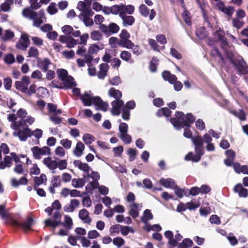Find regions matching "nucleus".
I'll use <instances>...</instances> for the list:
<instances>
[{
  "mask_svg": "<svg viewBox=\"0 0 248 248\" xmlns=\"http://www.w3.org/2000/svg\"><path fill=\"white\" fill-rule=\"evenodd\" d=\"M195 121V117L192 113L185 115L183 112L179 111L175 112V117L170 119V122L176 129L180 130L184 126L186 127L184 129V136L189 139L193 138L192 132L189 128Z\"/></svg>",
  "mask_w": 248,
  "mask_h": 248,
  "instance_id": "obj_1",
  "label": "nucleus"
},
{
  "mask_svg": "<svg viewBox=\"0 0 248 248\" xmlns=\"http://www.w3.org/2000/svg\"><path fill=\"white\" fill-rule=\"evenodd\" d=\"M33 222L34 220L31 217H28L25 221L21 223L13 218H10V224L11 225L16 228H21L25 232L31 229Z\"/></svg>",
  "mask_w": 248,
  "mask_h": 248,
  "instance_id": "obj_2",
  "label": "nucleus"
},
{
  "mask_svg": "<svg viewBox=\"0 0 248 248\" xmlns=\"http://www.w3.org/2000/svg\"><path fill=\"white\" fill-rule=\"evenodd\" d=\"M99 28L107 36L117 33L120 30L119 26L115 23H110L108 26L102 24Z\"/></svg>",
  "mask_w": 248,
  "mask_h": 248,
  "instance_id": "obj_3",
  "label": "nucleus"
},
{
  "mask_svg": "<svg viewBox=\"0 0 248 248\" xmlns=\"http://www.w3.org/2000/svg\"><path fill=\"white\" fill-rule=\"evenodd\" d=\"M32 152L33 157L36 159H40L42 155H50V148L47 146H44L40 148L38 146H34L31 149Z\"/></svg>",
  "mask_w": 248,
  "mask_h": 248,
  "instance_id": "obj_4",
  "label": "nucleus"
},
{
  "mask_svg": "<svg viewBox=\"0 0 248 248\" xmlns=\"http://www.w3.org/2000/svg\"><path fill=\"white\" fill-rule=\"evenodd\" d=\"M232 65L236 68L238 74H248V66L242 57H238Z\"/></svg>",
  "mask_w": 248,
  "mask_h": 248,
  "instance_id": "obj_5",
  "label": "nucleus"
},
{
  "mask_svg": "<svg viewBox=\"0 0 248 248\" xmlns=\"http://www.w3.org/2000/svg\"><path fill=\"white\" fill-rule=\"evenodd\" d=\"M14 136L18 137L21 141H26L28 138L32 135V131L29 128L25 127L23 130L19 129L14 131L13 133Z\"/></svg>",
  "mask_w": 248,
  "mask_h": 248,
  "instance_id": "obj_6",
  "label": "nucleus"
},
{
  "mask_svg": "<svg viewBox=\"0 0 248 248\" xmlns=\"http://www.w3.org/2000/svg\"><path fill=\"white\" fill-rule=\"evenodd\" d=\"M30 44V41L29 35L26 33H22L20 39L16 43V47L19 49L26 50Z\"/></svg>",
  "mask_w": 248,
  "mask_h": 248,
  "instance_id": "obj_7",
  "label": "nucleus"
},
{
  "mask_svg": "<svg viewBox=\"0 0 248 248\" xmlns=\"http://www.w3.org/2000/svg\"><path fill=\"white\" fill-rule=\"evenodd\" d=\"M213 34L215 38L217 37L218 41L220 42L221 48H224L228 46L227 39L225 37V32L223 30H221V29L214 32Z\"/></svg>",
  "mask_w": 248,
  "mask_h": 248,
  "instance_id": "obj_8",
  "label": "nucleus"
},
{
  "mask_svg": "<svg viewBox=\"0 0 248 248\" xmlns=\"http://www.w3.org/2000/svg\"><path fill=\"white\" fill-rule=\"evenodd\" d=\"M124 101L121 99H116L113 101L111 103L112 107L111 109V113L113 115H119L120 113V109L124 106Z\"/></svg>",
  "mask_w": 248,
  "mask_h": 248,
  "instance_id": "obj_9",
  "label": "nucleus"
},
{
  "mask_svg": "<svg viewBox=\"0 0 248 248\" xmlns=\"http://www.w3.org/2000/svg\"><path fill=\"white\" fill-rule=\"evenodd\" d=\"M51 64V61L48 58H45L43 60L40 58L37 59V65L44 72H46L48 70L49 65Z\"/></svg>",
  "mask_w": 248,
  "mask_h": 248,
  "instance_id": "obj_10",
  "label": "nucleus"
},
{
  "mask_svg": "<svg viewBox=\"0 0 248 248\" xmlns=\"http://www.w3.org/2000/svg\"><path fill=\"white\" fill-rule=\"evenodd\" d=\"M79 98L85 106H90L92 104L94 105L95 97H91L90 94L87 92H85L82 95H80Z\"/></svg>",
  "mask_w": 248,
  "mask_h": 248,
  "instance_id": "obj_11",
  "label": "nucleus"
},
{
  "mask_svg": "<svg viewBox=\"0 0 248 248\" xmlns=\"http://www.w3.org/2000/svg\"><path fill=\"white\" fill-rule=\"evenodd\" d=\"M109 68V66L107 63H102L99 65V70L97 74V76L100 79H104L107 76Z\"/></svg>",
  "mask_w": 248,
  "mask_h": 248,
  "instance_id": "obj_12",
  "label": "nucleus"
},
{
  "mask_svg": "<svg viewBox=\"0 0 248 248\" xmlns=\"http://www.w3.org/2000/svg\"><path fill=\"white\" fill-rule=\"evenodd\" d=\"M233 191L238 193L240 197H247L248 195V190L243 187L241 184H237L233 188Z\"/></svg>",
  "mask_w": 248,
  "mask_h": 248,
  "instance_id": "obj_13",
  "label": "nucleus"
},
{
  "mask_svg": "<svg viewBox=\"0 0 248 248\" xmlns=\"http://www.w3.org/2000/svg\"><path fill=\"white\" fill-rule=\"evenodd\" d=\"M162 76L165 81H168L170 84H173L177 80L176 76L175 75L171 74L168 71H164L162 73Z\"/></svg>",
  "mask_w": 248,
  "mask_h": 248,
  "instance_id": "obj_14",
  "label": "nucleus"
},
{
  "mask_svg": "<svg viewBox=\"0 0 248 248\" xmlns=\"http://www.w3.org/2000/svg\"><path fill=\"white\" fill-rule=\"evenodd\" d=\"M78 216L84 223L90 224L92 222V219L89 217V213L85 209H82L79 211Z\"/></svg>",
  "mask_w": 248,
  "mask_h": 248,
  "instance_id": "obj_15",
  "label": "nucleus"
},
{
  "mask_svg": "<svg viewBox=\"0 0 248 248\" xmlns=\"http://www.w3.org/2000/svg\"><path fill=\"white\" fill-rule=\"evenodd\" d=\"M123 20V25L124 27L132 26L135 22V19L132 16H127L124 13L123 15L120 16Z\"/></svg>",
  "mask_w": 248,
  "mask_h": 248,
  "instance_id": "obj_16",
  "label": "nucleus"
},
{
  "mask_svg": "<svg viewBox=\"0 0 248 248\" xmlns=\"http://www.w3.org/2000/svg\"><path fill=\"white\" fill-rule=\"evenodd\" d=\"M43 162L50 170H53L58 167L57 162L55 160H52L50 157L45 158L43 160Z\"/></svg>",
  "mask_w": 248,
  "mask_h": 248,
  "instance_id": "obj_17",
  "label": "nucleus"
},
{
  "mask_svg": "<svg viewBox=\"0 0 248 248\" xmlns=\"http://www.w3.org/2000/svg\"><path fill=\"white\" fill-rule=\"evenodd\" d=\"M22 15L23 16L31 19L35 18L37 16V13L31 10L30 7H26L23 10Z\"/></svg>",
  "mask_w": 248,
  "mask_h": 248,
  "instance_id": "obj_18",
  "label": "nucleus"
},
{
  "mask_svg": "<svg viewBox=\"0 0 248 248\" xmlns=\"http://www.w3.org/2000/svg\"><path fill=\"white\" fill-rule=\"evenodd\" d=\"M94 105L99 107L101 110L106 111L108 108V104L104 102L103 101L99 96H95Z\"/></svg>",
  "mask_w": 248,
  "mask_h": 248,
  "instance_id": "obj_19",
  "label": "nucleus"
},
{
  "mask_svg": "<svg viewBox=\"0 0 248 248\" xmlns=\"http://www.w3.org/2000/svg\"><path fill=\"white\" fill-rule=\"evenodd\" d=\"M123 4L120 5H114L110 7V12L113 15H119V16L123 15Z\"/></svg>",
  "mask_w": 248,
  "mask_h": 248,
  "instance_id": "obj_20",
  "label": "nucleus"
},
{
  "mask_svg": "<svg viewBox=\"0 0 248 248\" xmlns=\"http://www.w3.org/2000/svg\"><path fill=\"white\" fill-rule=\"evenodd\" d=\"M85 149V146L82 142L79 141L77 142L76 147L73 151L74 155L77 157H79L83 154Z\"/></svg>",
  "mask_w": 248,
  "mask_h": 248,
  "instance_id": "obj_21",
  "label": "nucleus"
},
{
  "mask_svg": "<svg viewBox=\"0 0 248 248\" xmlns=\"http://www.w3.org/2000/svg\"><path fill=\"white\" fill-rule=\"evenodd\" d=\"M159 182L162 186L167 188H172L176 185L174 180L170 178L167 179L161 178Z\"/></svg>",
  "mask_w": 248,
  "mask_h": 248,
  "instance_id": "obj_22",
  "label": "nucleus"
},
{
  "mask_svg": "<svg viewBox=\"0 0 248 248\" xmlns=\"http://www.w3.org/2000/svg\"><path fill=\"white\" fill-rule=\"evenodd\" d=\"M47 179L45 174H41L39 177L35 176L34 177V189H36V187L41 185L43 183H46Z\"/></svg>",
  "mask_w": 248,
  "mask_h": 248,
  "instance_id": "obj_23",
  "label": "nucleus"
},
{
  "mask_svg": "<svg viewBox=\"0 0 248 248\" xmlns=\"http://www.w3.org/2000/svg\"><path fill=\"white\" fill-rule=\"evenodd\" d=\"M13 158L11 156L6 155L4 158L3 161L0 162V169L3 170L6 167H10L12 163Z\"/></svg>",
  "mask_w": 248,
  "mask_h": 248,
  "instance_id": "obj_24",
  "label": "nucleus"
},
{
  "mask_svg": "<svg viewBox=\"0 0 248 248\" xmlns=\"http://www.w3.org/2000/svg\"><path fill=\"white\" fill-rule=\"evenodd\" d=\"M108 94L109 96L112 97L116 99H120L122 96V92L119 90H116L114 88L112 87L109 89Z\"/></svg>",
  "mask_w": 248,
  "mask_h": 248,
  "instance_id": "obj_25",
  "label": "nucleus"
},
{
  "mask_svg": "<svg viewBox=\"0 0 248 248\" xmlns=\"http://www.w3.org/2000/svg\"><path fill=\"white\" fill-rule=\"evenodd\" d=\"M196 34L197 37L200 40L203 39L208 35L206 28L202 27H201L197 30Z\"/></svg>",
  "mask_w": 248,
  "mask_h": 248,
  "instance_id": "obj_26",
  "label": "nucleus"
},
{
  "mask_svg": "<svg viewBox=\"0 0 248 248\" xmlns=\"http://www.w3.org/2000/svg\"><path fill=\"white\" fill-rule=\"evenodd\" d=\"M171 113V111L170 108L165 107L159 109L157 111L156 115L158 117H162L164 116L165 117H168L170 116Z\"/></svg>",
  "mask_w": 248,
  "mask_h": 248,
  "instance_id": "obj_27",
  "label": "nucleus"
},
{
  "mask_svg": "<svg viewBox=\"0 0 248 248\" xmlns=\"http://www.w3.org/2000/svg\"><path fill=\"white\" fill-rule=\"evenodd\" d=\"M117 44L121 46L127 48L128 49L132 48L134 46V44L129 39L119 40Z\"/></svg>",
  "mask_w": 248,
  "mask_h": 248,
  "instance_id": "obj_28",
  "label": "nucleus"
},
{
  "mask_svg": "<svg viewBox=\"0 0 248 248\" xmlns=\"http://www.w3.org/2000/svg\"><path fill=\"white\" fill-rule=\"evenodd\" d=\"M159 60L157 57L153 56L150 61L149 68L151 72H155L157 70V65Z\"/></svg>",
  "mask_w": 248,
  "mask_h": 248,
  "instance_id": "obj_29",
  "label": "nucleus"
},
{
  "mask_svg": "<svg viewBox=\"0 0 248 248\" xmlns=\"http://www.w3.org/2000/svg\"><path fill=\"white\" fill-rule=\"evenodd\" d=\"M182 17L185 23L188 26L191 25V16L189 11L186 10V8L184 9V11L182 14Z\"/></svg>",
  "mask_w": 248,
  "mask_h": 248,
  "instance_id": "obj_30",
  "label": "nucleus"
},
{
  "mask_svg": "<svg viewBox=\"0 0 248 248\" xmlns=\"http://www.w3.org/2000/svg\"><path fill=\"white\" fill-rule=\"evenodd\" d=\"M193 245L192 241L189 238H185L178 246V248H190Z\"/></svg>",
  "mask_w": 248,
  "mask_h": 248,
  "instance_id": "obj_31",
  "label": "nucleus"
},
{
  "mask_svg": "<svg viewBox=\"0 0 248 248\" xmlns=\"http://www.w3.org/2000/svg\"><path fill=\"white\" fill-rule=\"evenodd\" d=\"M45 224L46 226L50 227L55 229L59 225L62 224V222H61L60 220L52 221L50 219H47L45 221Z\"/></svg>",
  "mask_w": 248,
  "mask_h": 248,
  "instance_id": "obj_32",
  "label": "nucleus"
},
{
  "mask_svg": "<svg viewBox=\"0 0 248 248\" xmlns=\"http://www.w3.org/2000/svg\"><path fill=\"white\" fill-rule=\"evenodd\" d=\"M153 218V215H152L151 210L149 209H146L143 212V216L141 218V221L144 223H146L148 220H151Z\"/></svg>",
  "mask_w": 248,
  "mask_h": 248,
  "instance_id": "obj_33",
  "label": "nucleus"
},
{
  "mask_svg": "<svg viewBox=\"0 0 248 248\" xmlns=\"http://www.w3.org/2000/svg\"><path fill=\"white\" fill-rule=\"evenodd\" d=\"M68 88H71L77 85L76 83L74 81V78L71 76H68L64 81H62Z\"/></svg>",
  "mask_w": 248,
  "mask_h": 248,
  "instance_id": "obj_34",
  "label": "nucleus"
},
{
  "mask_svg": "<svg viewBox=\"0 0 248 248\" xmlns=\"http://www.w3.org/2000/svg\"><path fill=\"white\" fill-rule=\"evenodd\" d=\"M138 204L136 203H133L131 205V208L129 211V215L134 218L139 216V212L138 211Z\"/></svg>",
  "mask_w": 248,
  "mask_h": 248,
  "instance_id": "obj_35",
  "label": "nucleus"
},
{
  "mask_svg": "<svg viewBox=\"0 0 248 248\" xmlns=\"http://www.w3.org/2000/svg\"><path fill=\"white\" fill-rule=\"evenodd\" d=\"M185 159L186 161H192L194 162H198L200 161V157L196 155H194L192 152L188 153L185 156Z\"/></svg>",
  "mask_w": 248,
  "mask_h": 248,
  "instance_id": "obj_36",
  "label": "nucleus"
},
{
  "mask_svg": "<svg viewBox=\"0 0 248 248\" xmlns=\"http://www.w3.org/2000/svg\"><path fill=\"white\" fill-rule=\"evenodd\" d=\"M57 73L59 79L62 81H64L65 78H66V77L68 76L67 71L64 69H58Z\"/></svg>",
  "mask_w": 248,
  "mask_h": 248,
  "instance_id": "obj_37",
  "label": "nucleus"
},
{
  "mask_svg": "<svg viewBox=\"0 0 248 248\" xmlns=\"http://www.w3.org/2000/svg\"><path fill=\"white\" fill-rule=\"evenodd\" d=\"M72 185L75 187H82L85 185L84 179H76L72 180Z\"/></svg>",
  "mask_w": 248,
  "mask_h": 248,
  "instance_id": "obj_38",
  "label": "nucleus"
},
{
  "mask_svg": "<svg viewBox=\"0 0 248 248\" xmlns=\"http://www.w3.org/2000/svg\"><path fill=\"white\" fill-rule=\"evenodd\" d=\"M68 230L72 229L73 225V221L72 218L67 215L64 216V223L62 224Z\"/></svg>",
  "mask_w": 248,
  "mask_h": 248,
  "instance_id": "obj_39",
  "label": "nucleus"
},
{
  "mask_svg": "<svg viewBox=\"0 0 248 248\" xmlns=\"http://www.w3.org/2000/svg\"><path fill=\"white\" fill-rule=\"evenodd\" d=\"M6 205L4 204L0 205V216L3 219L7 218L10 221V218H12L5 211Z\"/></svg>",
  "mask_w": 248,
  "mask_h": 248,
  "instance_id": "obj_40",
  "label": "nucleus"
},
{
  "mask_svg": "<svg viewBox=\"0 0 248 248\" xmlns=\"http://www.w3.org/2000/svg\"><path fill=\"white\" fill-rule=\"evenodd\" d=\"M192 140L195 146H202L203 145V140L201 136L193 137Z\"/></svg>",
  "mask_w": 248,
  "mask_h": 248,
  "instance_id": "obj_41",
  "label": "nucleus"
},
{
  "mask_svg": "<svg viewBox=\"0 0 248 248\" xmlns=\"http://www.w3.org/2000/svg\"><path fill=\"white\" fill-rule=\"evenodd\" d=\"M95 140V137L90 134H86L83 136V140L87 145L91 144Z\"/></svg>",
  "mask_w": 248,
  "mask_h": 248,
  "instance_id": "obj_42",
  "label": "nucleus"
},
{
  "mask_svg": "<svg viewBox=\"0 0 248 248\" xmlns=\"http://www.w3.org/2000/svg\"><path fill=\"white\" fill-rule=\"evenodd\" d=\"M15 87L17 90L21 91L22 93H25V92H27V87L24 85L21 81H16Z\"/></svg>",
  "mask_w": 248,
  "mask_h": 248,
  "instance_id": "obj_43",
  "label": "nucleus"
},
{
  "mask_svg": "<svg viewBox=\"0 0 248 248\" xmlns=\"http://www.w3.org/2000/svg\"><path fill=\"white\" fill-rule=\"evenodd\" d=\"M123 12L126 15V14L128 15L132 14L135 10V7L134 6L132 5H125L123 4Z\"/></svg>",
  "mask_w": 248,
  "mask_h": 248,
  "instance_id": "obj_44",
  "label": "nucleus"
},
{
  "mask_svg": "<svg viewBox=\"0 0 248 248\" xmlns=\"http://www.w3.org/2000/svg\"><path fill=\"white\" fill-rule=\"evenodd\" d=\"M91 38L94 41H100L102 39L103 36L99 31H94L91 33Z\"/></svg>",
  "mask_w": 248,
  "mask_h": 248,
  "instance_id": "obj_45",
  "label": "nucleus"
},
{
  "mask_svg": "<svg viewBox=\"0 0 248 248\" xmlns=\"http://www.w3.org/2000/svg\"><path fill=\"white\" fill-rule=\"evenodd\" d=\"M140 13L142 16L147 17L149 14V9L144 4H141L139 7Z\"/></svg>",
  "mask_w": 248,
  "mask_h": 248,
  "instance_id": "obj_46",
  "label": "nucleus"
},
{
  "mask_svg": "<svg viewBox=\"0 0 248 248\" xmlns=\"http://www.w3.org/2000/svg\"><path fill=\"white\" fill-rule=\"evenodd\" d=\"M51 185L56 187L61 186V180L60 175L52 176L51 179Z\"/></svg>",
  "mask_w": 248,
  "mask_h": 248,
  "instance_id": "obj_47",
  "label": "nucleus"
},
{
  "mask_svg": "<svg viewBox=\"0 0 248 248\" xmlns=\"http://www.w3.org/2000/svg\"><path fill=\"white\" fill-rule=\"evenodd\" d=\"M211 55L212 57L218 56L222 63H225V60L223 56L216 47H214L213 50L211 52Z\"/></svg>",
  "mask_w": 248,
  "mask_h": 248,
  "instance_id": "obj_48",
  "label": "nucleus"
},
{
  "mask_svg": "<svg viewBox=\"0 0 248 248\" xmlns=\"http://www.w3.org/2000/svg\"><path fill=\"white\" fill-rule=\"evenodd\" d=\"M186 203L187 209L189 210H195L197 208L199 207L201 205L200 202L194 203L193 201L187 202Z\"/></svg>",
  "mask_w": 248,
  "mask_h": 248,
  "instance_id": "obj_49",
  "label": "nucleus"
},
{
  "mask_svg": "<svg viewBox=\"0 0 248 248\" xmlns=\"http://www.w3.org/2000/svg\"><path fill=\"white\" fill-rule=\"evenodd\" d=\"M99 49L100 48L98 45L95 44H92L89 46L88 53L93 55L94 54H96L99 51Z\"/></svg>",
  "mask_w": 248,
  "mask_h": 248,
  "instance_id": "obj_50",
  "label": "nucleus"
},
{
  "mask_svg": "<svg viewBox=\"0 0 248 248\" xmlns=\"http://www.w3.org/2000/svg\"><path fill=\"white\" fill-rule=\"evenodd\" d=\"M39 55V51L37 48L31 46L28 51V57H36Z\"/></svg>",
  "mask_w": 248,
  "mask_h": 248,
  "instance_id": "obj_51",
  "label": "nucleus"
},
{
  "mask_svg": "<svg viewBox=\"0 0 248 248\" xmlns=\"http://www.w3.org/2000/svg\"><path fill=\"white\" fill-rule=\"evenodd\" d=\"M47 12L50 15H54L58 12V10L56 7V3L51 2L47 8Z\"/></svg>",
  "mask_w": 248,
  "mask_h": 248,
  "instance_id": "obj_52",
  "label": "nucleus"
},
{
  "mask_svg": "<svg viewBox=\"0 0 248 248\" xmlns=\"http://www.w3.org/2000/svg\"><path fill=\"white\" fill-rule=\"evenodd\" d=\"M120 139L125 144H129L132 141V138L130 135L126 133L121 134Z\"/></svg>",
  "mask_w": 248,
  "mask_h": 248,
  "instance_id": "obj_53",
  "label": "nucleus"
},
{
  "mask_svg": "<svg viewBox=\"0 0 248 248\" xmlns=\"http://www.w3.org/2000/svg\"><path fill=\"white\" fill-rule=\"evenodd\" d=\"M120 58L124 61L128 62L131 58V54L127 51H122L120 54Z\"/></svg>",
  "mask_w": 248,
  "mask_h": 248,
  "instance_id": "obj_54",
  "label": "nucleus"
},
{
  "mask_svg": "<svg viewBox=\"0 0 248 248\" xmlns=\"http://www.w3.org/2000/svg\"><path fill=\"white\" fill-rule=\"evenodd\" d=\"M4 61L6 63L11 64L15 62V59L14 55L10 53L5 56Z\"/></svg>",
  "mask_w": 248,
  "mask_h": 248,
  "instance_id": "obj_55",
  "label": "nucleus"
},
{
  "mask_svg": "<svg viewBox=\"0 0 248 248\" xmlns=\"http://www.w3.org/2000/svg\"><path fill=\"white\" fill-rule=\"evenodd\" d=\"M119 36L120 38V40H124L129 39L130 37V34L126 29H123L119 35Z\"/></svg>",
  "mask_w": 248,
  "mask_h": 248,
  "instance_id": "obj_56",
  "label": "nucleus"
},
{
  "mask_svg": "<svg viewBox=\"0 0 248 248\" xmlns=\"http://www.w3.org/2000/svg\"><path fill=\"white\" fill-rule=\"evenodd\" d=\"M232 23L233 27L238 29L242 28L244 24V22L243 21H241L237 18H233Z\"/></svg>",
  "mask_w": 248,
  "mask_h": 248,
  "instance_id": "obj_57",
  "label": "nucleus"
},
{
  "mask_svg": "<svg viewBox=\"0 0 248 248\" xmlns=\"http://www.w3.org/2000/svg\"><path fill=\"white\" fill-rule=\"evenodd\" d=\"M113 243L118 248H120L124 244V240L122 237H115L113 240Z\"/></svg>",
  "mask_w": 248,
  "mask_h": 248,
  "instance_id": "obj_58",
  "label": "nucleus"
},
{
  "mask_svg": "<svg viewBox=\"0 0 248 248\" xmlns=\"http://www.w3.org/2000/svg\"><path fill=\"white\" fill-rule=\"evenodd\" d=\"M38 0H30V3L31 4V8L33 10H37L40 8L42 4L39 2H38Z\"/></svg>",
  "mask_w": 248,
  "mask_h": 248,
  "instance_id": "obj_59",
  "label": "nucleus"
},
{
  "mask_svg": "<svg viewBox=\"0 0 248 248\" xmlns=\"http://www.w3.org/2000/svg\"><path fill=\"white\" fill-rule=\"evenodd\" d=\"M72 143V141L67 139H63L60 141V143L66 149L71 148Z\"/></svg>",
  "mask_w": 248,
  "mask_h": 248,
  "instance_id": "obj_60",
  "label": "nucleus"
},
{
  "mask_svg": "<svg viewBox=\"0 0 248 248\" xmlns=\"http://www.w3.org/2000/svg\"><path fill=\"white\" fill-rule=\"evenodd\" d=\"M12 79L10 77H7L4 79V87L7 90L11 89L12 86Z\"/></svg>",
  "mask_w": 248,
  "mask_h": 248,
  "instance_id": "obj_61",
  "label": "nucleus"
},
{
  "mask_svg": "<svg viewBox=\"0 0 248 248\" xmlns=\"http://www.w3.org/2000/svg\"><path fill=\"white\" fill-rule=\"evenodd\" d=\"M137 154V151L136 149L130 148L128 150V155L129 156V160L133 161Z\"/></svg>",
  "mask_w": 248,
  "mask_h": 248,
  "instance_id": "obj_62",
  "label": "nucleus"
},
{
  "mask_svg": "<svg viewBox=\"0 0 248 248\" xmlns=\"http://www.w3.org/2000/svg\"><path fill=\"white\" fill-rule=\"evenodd\" d=\"M109 83L112 85L117 86L121 83V80L119 76H116L109 80Z\"/></svg>",
  "mask_w": 248,
  "mask_h": 248,
  "instance_id": "obj_63",
  "label": "nucleus"
},
{
  "mask_svg": "<svg viewBox=\"0 0 248 248\" xmlns=\"http://www.w3.org/2000/svg\"><path fill=\"white\" fill-rule=\"evenodd\" d=\"M119 130L121 134L126 133L128 130V125L125 123H122L119 126Z\"/></svg>",
  "mask_w": 248,
  "mask_h": 248,
  "instance_id": "obj_64",
  "label": "nucleus"
}]
</instances>
